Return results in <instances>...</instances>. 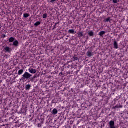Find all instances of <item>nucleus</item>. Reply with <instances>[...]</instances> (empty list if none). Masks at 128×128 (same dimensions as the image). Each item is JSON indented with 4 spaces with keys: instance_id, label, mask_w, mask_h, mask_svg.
<instances>
[{
    "instance_id": "nucleus-1",
    "label": "nucleus",
    "mask_w": 128,
    "mask_h": 128,
    "mask_svg": "<svg viewBox=\"0 0 128 128\" xmlns=\"http://www.w3.org/2000/svg\"><path fill=\"white\" fill-rule=\"evenodd\" d=\"M32 76V75L30 74L28 72H26L22 76V80H28Z\"/></svg>"
},
{
    "instance_id": "nucleus-2",
    "label": "nucleus",
    "mask_w": 128,
    "mask_h": 128,
    "mask_svg": "<svg viewBox=\"0 0 128 128\" xmlns=\"http://www.w3.org/2000/svg\"><path fill=\"white\" fill-rule=\"evenodd\" d=\"M4 52H8V54H10V52H12V48L8 46L5 47L4 48Z\"/></svg>"
},
{
    "instance_id": "nucleus-3",
    "label": "nucleus",
    "mask_w": 128,
    "mask_h": 128,
    "mask_svg": "<svg viewBox=\"0 0 128 128\" xmlns=\"http://www.w3.org/2000/svg\"><path fill=\"white\" fill-rule=\"evenodd\" d=\"M28 70H29L30 74H36V69L29 68Z\"/></svg>"
},
{
    "instance_id": "nucleus-4",
    "label": "nucleus",
    "mask_w": 128,
    "mask_h": 128,
    "mask_svg": "<svg viewBox=\"0 0 128 128\" xmlns=\"http://www.w3.org/2000/svg\"><path fill=\"white\" fill-rule=\"evenodd\" d=\"M86 55L89 58H92V56H94V52H92V51H88L86 53Z\"/></svg>"
},
{
    "instance_id": "nucleus-5",
    "label": "nucleus",
    "mask_w": 128,
    "mask_h": 128,
    "mask_svg": "<svg viewBox=\"0 0 128 128\" xmlns=\"http://www.w3.org/2000/svg\"><path fill=\"white\" fill-rule=\"evenodd\" d=\"M114 48L116 50H118V42H116V41L114 42Z\"/></svg>"
},
{
    "instance_id": "nucleus-6",
    "label": "nucleus",
    "mask_w": 128,
    "mask_h": 128,
    "mask_svg": "<svg viewBox=\"0 0 128 128\" xmlns=\"http://www.w3.org/2000/svg\"><path fill=\"white\" fill-rule=\"evenodd\" d=\"M78 34L79 38H82V36H84V32H78Z\"/></svg>"
},
{
    "instance_id": "nucleus-7",
    "label": "nucleus",
    "mask_w": 128,
    "mask_h": 128,
    "mask_svg": "<svg viewBox=\"0 0 128 128\" xmlns=\"http://www.w3.org/2000/svg\"><path fill=\"white\" fill-rule=\"evenodd\" d=\"M106 32L105 31H102L99 32L98 35L100 36H104V34H106Z\"/></svg>"
},
{
    "instance_id": "nucleus-8",
    "label": "nucleus",
    "mask_w": 128,
    "mask_h": 128,
    "mask_svg": "<svg viewBox=\"0 0 128 128\" xmlns=\"http://www.w3.org/2000/svg\"><path fill=\"white\" fill-rule=\"evenodd\" d=\"M13 46H18V40H15L13 42Z\"/></svg>"
},
{
    "instance_id": "nucleus-9",
    "label": "nucleus",
    "mask_w": 128,
    "mask_h": 128,
    "mask_svg": "<svg viewBox=\"0 0 128 128\" xmlns=\"http://www.w3.org/2000/svg\"><path fill=\"white\" fill-rule=\"evenodd\" d=\"M75 32H74V29L70 30H68V33L69 34H74Z\"/></svg>"
},
{
    "instance_id": "nucleus-10",
    "label": "nucleus",
    "mask_w": 128,
    "mask_h": 128,
    "mask_svg": "<svg viewBox=\"0 0 128 128\" xmlns=\"http://www.w3.org/2000/svg\"><path fill=\"white\" fill-rule=\"evenodd\" d=\"M16 38H14L13 37H11L10 39H9V42H14L15 41Z\"/></svg>"
},
{
    "instance_id": "nucleus-11",
    "label": "nucleus",
    "mask_w": 128,
    "mask_h": 128,
    "mask_svg": "<svg viewBox=\"0 0 128 128\" xmlns=\"http://www.w3.org/2000/svg\"><path fill=\"white\" fill-rule=\"evenodd\" d=\"M30 88H32V86L30 84L26 85V90H30Z\"/></svg>"
},
{
    "instance_id": "nucleus-12",
    "label": "nucleus",
    "mask_w": 128,
    "mask_h": 128,
    "mask_svg": "<svg viewBox=\"0 0 128 128\" xmlns=\"http://www.w3.org/2000/svg\"><path fill=\"white\" fill-rule=\"evenodd\" d=\"M58 110H56V108L54 109V110H52V114H58Z\"/></svg>"
},
{
    "instance_id": "nucleus-13",
    "label": "nucleus",
    "mask_w": 128,
    "mask_h": 128,
    "mask_svg": "<svg viewBox=\"0 0 128 128\" xmlns=\"http://www.w3.org/2000/svg\"><path fill=\"white\" fill-rule=\"evenodd\" d=\"M22 74H24V70H20L18 72V74L19 76H21Z\"/></svg>"
},
{
    "instance_id": "nucleus-14",
    "label": "nucleus",
    "mask_w": 128,
    "mask_h": 128,
    "mask_svg": "<svg viewBox=\"0 0 128 128\" xmlns=\"http://www.w3.org/2000/svg\"><path fill=\"white\" fill-rule=\"evenodd\" d=\"M88 36H94V32L90 31L88 32Z\"/></svg>"
},
{
    "instance_id": "nucleus-15",
    "label": "nucleus",
    "mask_w": 128,
    "mask_h": 128,
    "mask_svg": "<svg viewBox=\"0 0 128 128\" xmlns=\"http://www.w3.org/2000/svg\"><path fill=\"white\" fill-rule=\"evenodd\" d=\"M40 22H37L34 24V26L36 27V26H40Z\"/></svg>"
},
{
    "instance_id": "nucleus-16",
    "label": "nucleus",
    "mask_w": 128,
    "mask_h": 128,
    "mask_svg": "<svg viewBox=\"0 0 128 128\" xmlns=\"http://www.w3.org/2000/svg\"><path fill=\"white\" fill-rule=\"evenodd\" d=\"M28 16H30V14H24V17L25 18H28Z\"/></svg>"
},
{
    "instance_id": "nucleus-17",
    "label": "nucleus",
    "mask_w": 128,
    "mask_h": 128,
    "mask_svg": "<svg viewBox=\"0 0 128 128\" xmlns=\"http://www.w3.org/2000/svg\"><path fill=\"white\" fill-rule=\"evenodd\" d=\"M106 22H110V18H107L105 20Z\"/></svg>"
},
{
    "instance_id": "nucleus-18",
    "label": "nucleus",
    "mask_w": 128,
    "mask_h": 128,
    "mask_svg": "<svg viewBox=\"0 0 128 128\" xmlns=\"http://www.w3.org/2000/svg\"><path fill=\"white\" fill-rule=\"evenodd\" d=\"M48 18V14H45L43 15V18Z\"/></svg>"
},
{
    "instance_id": "nucleus-19",
    "label": "nucleus",
    "mask_w": 128,
    "mask_h": 128,
    "mask_svg": "<svg viewBox=\"0 0 128 128\" xmlns=\"http://www.w3.org/2000/svg\"><path fill=\"white\" fill-rule=\"evenodd\" d=\"M118 0H113L114 4H118Z\"/></svg>"
},
{
    "instance_id": "nucleus-20",
    "label": "nucleus",
    "mask_w": 128,
    "mask_h": 128,
    "mask_svg": "<svg viewBox=\"0 0 128 128\" xmlns=\"http://www.w3.org/2000/svg\"><path fill=\"white\" fill-rule=\"evenodd\" d=\"M74 60H78V58L74 56Z\"/></svg>"
},
{
    "instance_id": "nucleus-21",
    "label": "nucleus",
    "mask_w": 128,
    "mask_h": 128,
    "mask_svg": "<svg viewBox=\"0 0 128 128\" xmlns=\"http://www.w3.org/2000/svg\"><path fill=\"white\" fill-rule=\"evenodd\" d=\"M54 2H56V0H50V2H51V4H54Z\"/></svg>"
},
{
    "instance_id": "nucleus-22",
    "label": "nucleus",
    "mask_w": 128,
    "mask_h": 128,
    "mask_svg": "<svg viewBox=\"0 0 128 128\" xmlns=\"http://www.w3.org/2000/svg\"><path fill=\"white\" fill-rule=\"evenodd\" d=\"M114 108H120V106L118 105H117L114 107Z\"/></svg>"
},
{
    "instance_id": "nucleus-23",
    "label": "nucleus",
    "mask_w": 128,
    "mask_h": 128,
    "mask_svg": "<svg viewBox=\"0 0 128 128\" xmlns=\"http://www.w3.org/2000/svg\"><path fill=\"white\" fill-rule=\"evenodd\" d=\"M57 24H58V23H56V24H55V26H54V29L56 28V25H57Z\"/></svg>"
},
{
    "instance_id": "nucleus-24",
    "label": "nucleus",
    "mask_w": 128,
    "mask_h": 128,
    "mask_svg": "<svg viewBox=\"0 0 128 128\" xmlns=\"http://www.w3.org/2000/svg\"><path fill=\"white\" fill-rule=\"evenodd\" d=\"M38 128H42V124H38Z\"/></svg>"
},
{
    "instance_id": "nucleus-25",
    "label": "nucleus",
    "mask_w": 128,
    "mask_h": 128,
    "mask_svg": "<svg viewBox=\"0 0 128 128\" xmlns=\"http://www.w3.org/2000/svg\"><path fill=\"white\" fill-rule=\"evenodd\" d=\"M3 38H6V34H4Z\"/></svg>"
},
{
    "instance_id": "nucleus-26",
    "label": "nucleus",
    "mask_w": 128,
    "mask_h": 128,
    "mask_svg": "<svg viewBox=\"0 0 128 128\" xmlns=\"http://www.w3.org/2000/svg\"><path fill=\"white\" fill-rule=\"evenodd\" d=\"M119 108H122V106H120Z\"/></svg>"
},
{
    "instance_id": "nucleus-27",
    "label": "nucleus",
    "mask_w": 128,
    "mask_h": 128,
    "mask_svg": "<svg viewBox=\"0 0 128 128\" xmlns=\"http://www.w3.org/2000/svg\"><path fill=\"white\" fill-rule=\"evenodd\" d=\"M37 76H34V77H33V78H36Z\"/></svg>"
},
{
    "instance_id": "nucleus-28",
    "label": "nucleus",
    "mask_w": 128,
    "mask_h": 128,
    "mask_svg": "<svg viewBox=\"0 0 128 128\" xmlns=\"http://www.w3.org/2000/svg\"><path fill=\"white\" fill-rule=\"evenodd\" d=\"M60 74H62V72H60Z\"/></svg>"
},
{
    "instance_id": "nucleus-29",
    "label": "nucleus",
    "mask_w": 128,
    "mask_h": 128,
    "mask_svg": "<svg viewBox=\"0 0 128 128\" xmlns=\"http://www.w3.org/2000/svg\"><path fill=\"white\" fill-rule=\"evenodd\" d=\"M0 28H2V26L0 25Z\"/></svg>"
}]
</instances>
